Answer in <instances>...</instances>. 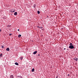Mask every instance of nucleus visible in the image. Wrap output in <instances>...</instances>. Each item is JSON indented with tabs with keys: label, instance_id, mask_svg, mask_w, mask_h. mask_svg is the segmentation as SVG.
I'll use <instances>...</instances> for the list:
<instances>
[{
	"label": "nucleus",
	"instance_id": "obj_17",
	"mask_svg": "<svg viewBox=\"0 0 78 78\" xmlns=\"http://www.w3.org/2000/svg\"><path fill=\"white\" fill-rule=\"evenodd\" d=\"M2 48H4V46H2Z\"/></svg>",
	"mask_w": 78,
	"mask_h": 78
},
{
	"label": "nucleus",
	"instance_id": "obj_4",
	"mask_svg": "<svg viewBox=\"0 0 78 78\" xmlns=\"http://www.w3.org/2000/svg\"><path fill=\"white\" fill-rule=\"evenodd\" d=\"M14 15L15 16H17V12H15L14 13Z\"/></svg>",
	"mask_w": 78,
	"mask_h": 78
},
{
	"label": "nucleus",
	"instance_id": "obj_14",
	"mask_svg": "<svg viewBox=\"0 0 78 78\" xmlns=\"http://www.w3.org/2000/svg\"><path fill=\"white\" fill-rule=\"evenodd\" d=\"M39 28H40V29H42V27H39Z\"/></svg>",
	"mask_w": 78,
	"mask_h": 78
},
{
	"label": "nucleus",
	"instance_id": "obj_12",
	"mask_svg": "<svg viewBox=\"0 0 78 78\" xmlns=\"http://www.w3.org/2000/svg\"><path fill=\"white\" fill-rule=\"evenodd\" d=\"M20 59H21V60H22V59H23V57H21L20 58Z\"/></svg>",
	"mask_w": 78,
	"mask_h": 78
},
{
	"label": "nucleus",
	"instance_id": "obj_6",
	"mask_svg": "<svg viewBox=\"0 0 78 78\" xmlns=\"http://www.w3.org/2000/svg\"><path fill=\"white\" fill-rule=\"evenodd\" d=\"M15 65H16V66H19V63H18L17 62H15Z\"/></svg>",
	"mask_w": 78,
	"mask_h": 78
},
{
	"label": "nucleus",
	"instance_id": "obj_20",
	"mask_svg": "<svg viewBox=\"0 0 78 78\" xmlns=\"http://www.w3.org/2000/svg\"><path fill=\"white\" fill-rule=\"evenodd\" d=\"M3 19H5V17H3Z\"/></svg>",
	"mask_w": 78,
	"mask_h": 78
},
{
	"label": "nucleus",
	"instance_id": "obj_3",
	"mask_svg": "<svg viewBox=\"0 0 78 78\" xmlns=\"http://www.w3.org/2000/svg\"><path fill=\"white\" fill-rule=\"evenodd\" d=\"M73 59L74 61H78V58H74Z\"/></svg>",
	"mask_w": 78,
	"mask_h": 78
},
{
	"label": "nucleus",
	"instance_id": "obj_23",
	"mask_svg": "<svg viewBox=\"0 0 78 78\" xmlns=\"http://www.w3.org/2000/svg\"><path fill=\"white\" fill-rule=\"evenodd\" d=\"M9 27V26L8 25V26H7V27Z\"/></svg>",
	"mask_w": 78,
	"mask_h": 78
},
{
	"label": "nucleus",
	"instance_id": "obj_18",
	"mask_svg": "<svg viewBox=\"0 0 78 78\" xmlns=\"http://www.w3.org/2000/svg\"><path fill=\"white\" fill-rule=\"evenodd\" d=\"M9 36H11V35H12V34H9Z\"/></svg>",
	"mask_w": 78,
	"mask_h": 78
},
{
	"label": "nucleus",
	"instance_id": "obj_13",
	"mask_svg": "<svg viewBox=\"0 0 78 78\" xmlns=\"http://www.w3.org/2000/svg\"><path fill=\"white\" fill-rule=\"evenodd\" d=\"M37 13L38 14H40V11H37Z\"/></svg>",
	"mask_w": 78,
	"mask_h": 78
},
{
	"label": "nucleus",
	"instance_id": "obj_28",
	"mask_svg": "<svg viewBox=\"0 0 78 78\" xmlns=\"http://www.w3.org/2000/svg\"><path fill=\"white\" fill-rule=\"evenodd\" d=\"M48 16H47V18H48Z\"/></svg>",
	"mask_w": 78,
	"mask_h": 78
},
{
	"label": "nucleus",
	"instance_id": "obj_29",
	"mask_svg": "<svg viewBox=\"0 0 78 78\" xmlns=\"http://www.w3.org/2000/svg\"><path fill=\"white\" fill-rule=\"evenodd\" d=\"M64 50H66V48H64Z\"/></svg>",
	"mask_w": 78,
	"mask_h": 78
},
{
	"label": "nucleus",
	"instance_id": "obj_9",
	"mask_svg": "<svg viewBox=\"0 0 78 78\" xmlns=\"http://www.w3.org/2000/svg\"><path fill=\"white\" fill-rule=\"evenodd\" d=\"M22 36V35L21 34H19L18 35V37H20Z\"/></svg>",
	"mask_w": 78,
	"mask_h": 78
},
{
	"label": "nucleus",
	"instance_id": "obj_11",
	"mask_svg": "<svg viewBox=\"0 0 78 78\" xmlns=\"http://www.w3.org/2000/svg\"><path fill=\"white\" fill-rule=\"evenodd\" d=\"M36 4H34V5H33L34 8H36Z\"/></svg>",
	"mask_w": 78,
	"mask_h": 78
},
{
	"label": "nucleus",
	"instance_id": "obj_2",
	"mask_svg": "<svg viewBox=\"0 0 78 78\" xmlns=\"http://www.w3.org/2000/svg\"><path fill=\"white\" fill-rule=\"evenodd\" d=\"M37 53V51H36L33 52V55H36Z\"/></svg>",
	"mask_w": 78,
	"mask_h": 78
},
{
	"label": "nucleus",
	"instance_id": "obj_27",
	"mask_svg": "<svg viewBox=\"0 0 78 78\" xmlns=\"http://www.w3.org/2000/svg\"><path fill=\"white\" fill-rule=\"evenodd\" d=\"M38 56H40V55L38 54Z\"/></svg>",
	"mask_w": 78,
	"mask_h": 78
},
{
	"label": "nucleus",
	"instance_id": "obj_26",
	"mask_svg": "<svg viewBox=\"0 0 78 78\" xmlns=\"http://www.w3.org/2000/svg\"><path fill=\"white\" fill-rule=\"evenodd\" d=\"M39 26L37 27V28H39Z\"/></svg>",
	"mask_w": 78,
	"mask_h": 78
},
{
	"label": "nucleus",
	"instance_id": "obj_8",
	"mask_svg": "<svg viewBox=\"0 0 78 78\" xmlns=\"http://www.w3.org/2000/svg\"><path fill=\"white\" fill-rule=\"evenodd\" d=\"M10 78H14V76H13V75H11L10 76Z\"/></svg>",
	"mask_w": 78,
	"mask_h": 78
},
{
	"label": "nucleus",
	"instance_id": "obj_1",
	"mask_svg": "<svg viewBox=\"0 0 78 78\" xmlns=\"http://www.w3.org/2000/svg\"><path fill=\"white\" fill-rule=\"evenodd\" d=\"M69 48H70V49H73L75 48V47H74L73 45H71L69 46Z\"/></svg>",
	"mask_w": 78,
	"mask_h": 78
},
{
	"label": "nucleus",
	"instance_id": "obj_19",
	"mask_svg": "<svg viewBox=\"0 0 78 78\" xmlns=\"http://www.w3.org/2000/svg\"><path fill=\"white\" fill-rule=\"evenodd\" d=\"M12 11H12V9H11L10 11V12H12Z\"/></svg>",
	"mask_w": 78,
	"mask_h": 78
},
{
	"label": "nucleus",
	"instance_id": "obj_15",
	"mask_svg": "<svg viewBox=\"0 0 78 78\" xmlns=\"http://www.w3.org/2000/svg\"><path fill=\"white\" fill-rule=\"evenodd\" d=\"M69 45H72V43H70L69 44Z\"/></svg>",
	"mask_w": 78,
	"mask_h": 78
},
{
	"label": "nucleus",
	"instance_id": "obj_5",
	"mask_svg": "<svg viewBox=\"0 0 78 78\" xmlns=\"http://www.w3.org/2000/svg\"><path fill=\"white\" fill-rule=\"evenodd\" d=\"M6 51H9V48H7L6 49Z\"/></svg>",
	"mask_w": 78,
	"mask_h": 78
},
{
	"label": "nucleus",
	"instance_id": "obj_22",
	"mask_svg": "<svg viewBox=\"0 0 78 78\" xmlns=\"http://www.w3.org/2000/svg\"><path fill=\"white\" fill-rule=\"evenodd\" d=\"M58 78V76H57L55 78Z\"/></svg>",
	"mask_w": 78,
	"mask_h": 78
},
{
	"label": "nucleus",
	"instance_id": "obj_21",
	"mask_svg": "<svg viewBox=\"0 0 78 78\" xmlns=\"http://www.w3.org/2000/svg\"><path fill=\"white\" fill-rule=\"evenodd\" d=\"M2 31V29H0V32H1Z\"/></svg>",
	"mask_w": 78,
	"mask_h": 78
},
{
	"label": "nucleus",
	"instance_id": "obj_7",
	"mask_svg": "<svg viewBox=\"0 0 78 78\" xmlns=\"http://www.w3.org/2000/svg\"><path fill=\"white\" fill-rule=\"evenodd\" d=\"M31 72H34V68L32 69L31 70Z\"/></svg>",
	"mask_w": 78,
	"mask_h": 78
},
{
	"label": "nucleus",
	"instance_id": "obj_10",
	"mask_svg": "<svg viewBox=\"0 0 78 78\" xmlns=\"http://www.w3.org/2000/svg\"><path fill=\"white\" fill-rule=\"evenodd\" d=\"M2 56H3V54L2 53H0V57H2Z\"/></svg>",
	"mask_w": 78,
	"mask_h": 78
},
{
	"label": "nucleus",
	"instance_id": "obj_25",
	"mask_svg": "<svg viewBox=\"0 0 78 78\" xmlns=\"http://www.w3.org/2000/svg\"><path fill=\"white\" fill-rule=\"evenodd\" d=\"M19 30H20L19 29H18V31H19Z\"/></svg>",
	"mask_w": 78,
	"mask_h": 78
},
{
	"label": "nucleus",
	"instance_id": "obj_16",
	"mask_svg": "<svg viewBox=\"0 0 78 78\" xmlns=\"http://www.w3.org/2000/svg\"><path fill=\"white\" fill-rule=\"evenodd\" d=\"M15 12V10H14L13 11H12V12Z\"/></svg>",
	"mask_w": 78,
	"mask_h": 78
},
{
	"label": "nucleus",
	"instance_id": "obj_24",
	"mask_svg": "<svg viewBox=\"0 0 78 78\" xmlns=\"http://www.w3.org/2000/svg\"><path fill=\"white\" fill-rule=\"evenodd\" d=\"M68 76H70V74H68Z\"/></svg>",
	"mask_w": 78,
	"mask_h": 78
}]
</instances>
